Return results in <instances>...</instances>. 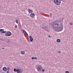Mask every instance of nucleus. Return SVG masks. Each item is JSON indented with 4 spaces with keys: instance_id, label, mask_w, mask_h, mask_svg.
<instances>
[{
    "instance_id": "3",
    "label": "nucleus",
    "mask_w": 73,
    "mask_h": 73,
    "mask_svg": "<svg viewBox=\"0 0 73 73\" xmlns=\"http://www.w3.org/2000/svg\"><path fill=\"white\" fill-rule=\"evenodd\" d=\"M54 2V3L57 5H60L61 4L60 0H52Z\"/></svg>"
},
{
    "instance_id": "26",
    "label": "nucleus",
    "mask_w": 73,
    "mask_h": 73,
    "mask_svg": "<svg viewBox=\"0 0 73 73\" xmlns=\"http://www.w3.org/2000/svg\"><path fill=\"white\" fill-rule=\"evenodd\" d=\"M9 71H7V73H9Z\"/></svg>"
},
{
    "instance_id": "28",
    "label": "nucleus",
    "mask_w": 73,
    "mask_h": 73,
    "mask_svg": "<svg viewBox=\"0 0 73 73\" xmlns=\"http://www.w3.org/2000/svg\"><path fill=\"white\" fill-rule=\"evenodd\" d=\"M45 31H48V30H45Z\"/></svg>"
},
{
    "instance_id": "5",
    "label": "nucleus",
    "mask_w": 73,
    "mask_h": 73,
    "mask_svg": "<svg viewBox=\"0 0 73 73\" xmlns=\"http://www.w3.org/2000/svg\"><path fill=\"white\" fill-rule=\"evenodd\" d=\"M12 35L11 33L9 31H7L5 34V36H11Z\"/></svg>"
},
{
    "instance_id": "13",
    "label": "nucleus",
    "mask_w": 73,
    "mask_h": 73,
    "mask_svg": "<svg viewBox=\"0 0 73 73\" xmlns=\"http://www.w3.org/2000/svg\"><path fill=\"white\" fill-rule=\"evenodd\" d=\"M21 54H25V51H22L21 52Z\"/></svg>"
},
{
    "instance_id": "27",
    "label": "nucleus",
    "mask_w": 73,
    "mask_h": 73,
    "mask_svg": "<svg viewBox=\"0 0 73 73\" xmlns=\"http://www.w3.org/2000/svg\"><path fill=\"white\" fill-rule=\"evenodd\" d=\"M61 19L63 20H64V18H62Z\"/></svg>"
},
{
    "instance_id": "1",
    "label": "nucleus",
    "mask_w": 73,
    "mask_h": 73,
    "mask_svg": "<svg viewBox=\"0 0 73 73\" xmlns=\"http://www.w3.org/2000/svg\"><path fill=\"white\" fill-rule=\"evenodd\" d=\"M63 21V19H61L60 21H53L51 23V25L54 28H56L58 31H61L63 29V23L60 22Z\"/></svg>"
},
{
    "instance_id": "17",
    "label": "nucleus",
    "mask_w": 73,
    "mask_h": 73,
    "mask_svg": "<svg viewBox=\"0 0 73 73\" xmlns=\"http://www.w3.org/2000/svg\"><path fill=\"white\" fill-rule=\"evenodd\" d=\"M65 73H69V72L68 71H66L65 72Z\"/></svg>"
},
{
    "instance_id": "14",
    "label": "nucleus",
    "mask_w": 73,
    "mask_h": 73,
    "mask_svg": "<svg viewBox=\"0 0 73 73\" xmlns=\"http://www.w3.org/2000/svg\"><path fill=\"white\" fill-rule=\"evenodd\" d=\"M61 52L60 50H58V53H61Z\"/></svg>"
},
{
    "instance_id": "16",
    "label": "nucleus",
    "mask_w": 73,
    "mask_h": 73,
    "mask_svg": "<svg viewBox=\"0 0 73 73\" xmlns=\"http://www.w3.org/2000/svg\"><path fill=\"white\" fill-rule=\"evenodd\" d=\"M34 59H35V60H37L38 58H37L36 57H34Z\"/></svg>"
},
{
    "instance_id": "8",
    "label": "nucleus",
    "mask_w": 73,
    "mask_h": 73,
    "mask_svg": "<svg viewBox=\"0 0 73 73\" xmlns=\"http://www.w3.org/2000/svg\"><path fill=\"white\" fill-rule=\"evenodd\" d=\"M22 31L25 34V35H26L27 36H28V33H27V32H26V31L25 30H22Z\"/></svg>"
},
{
    "instance_id": "25",
    "label": "nucleus",
    "mask_w": 73,
    "mask_h": 73,
    "mask_svg": "<svg viewBox=\"0 0 73 73\" xmlns=\"http://www.w3.org/2000/svg\"><path fill=\"white\" fill-rule=\"evenodd\" d=\"M5 49V48H2V49Z\"/></svg>"
},
{
    "instance_id": "11",
    "label": "nucleus",
    "mask_w": 73,
    "mask_h": 73,
    "mask_svg": "<svg viewBox=\"0 0 73 73\" xmlns=\"http://www.w3.org/2000/svg\"><path fill=\"white\" fill-rule=\"evenodd\" d=\"M29 38L30 39V41H33V38H32V36H29Z\"/></svg>"
},
{
    "instance_id": "24",
    "label": "nucleus",
    "mask_w": 73,
    "mask_h": 73,
    "mask_svg": "<svg viewBox=\"0 0 73 73\" xmlns=\"http://www.w3.org/2000/svg\"><path fill=\"white\" fill-rule=\"evenodd\" d=\"M48 37H49V38H50V35H48Z\"/></svg>"
},
{
    "instance_id": "19",
    "label": "nucleus",
    "mask_w": 73,
    "mask_h": 73,
    "mask_svg": "<svg viewBox=\"0 0 73 73\" xmlns=\"http://www.w3.org/2000/svg\"><path fill=\"white\" fill-rule=\"evenodd\" d=\"M9 67H7V70H9Z\"/></svg>"
},
{
    "instance_id": "10",
    "label": "nucleus",
    "mask_w": 73,
    "mask_h": 73,
    "mask_svg": "<svg viewBox=\"0 0 73 73\" xmlns=\"http://www.w3.org/2000/svg\"><path fill=\"white\" fill-rule=\"evenodd\" d=\"M3 70L4 71H5V72H7V68L5 67H4L3 68Z\"/></svg>"
},
{
    "instance_id": "7",
    "label": "nucleus",
    "mask_w": 73,
    "mask_h": 73,
    "mask_svg": "<svg viewBox=\"0 0 73 73\" xmlns=\"http://www.w3.org/2000/svg\"><path fill=\"white\" fill-rule=\"evenodd\" d=\"M35 16V14H34L33 13H31L30 14V16L31 17H32L33 18Z\"/></svg>"
},
{
    "instance_id": "15",
    "label": "nucleus",
    "mask_w": 73,
    "mask_h": 73,
    "mask_svg": "<svg viewBox=\"0 0 73 73\" xmlns=\"http://www.w3.org/2000/svg\"><path fill=\"white\" fill-rule=\"evenodd\" d=\"M70 25H73V23H72L71 22L70 23Z\"/></svg>"
},
{
    "instance_id": "9",
    "label": "nucleus",
    "mask_w": 73,
    "mask_h": 73,
    "mask_svg": "<svg viewBox=\"0 0 73 73\" xmlns=\"http://www.w3.org/2000/svg\"><path fill=\"white\" fill-rule=\"evenodd\" d=\"M27 11H28L29 13H32V12L33 11V10L32 9H28Z\"/></svg>"
},
{
    "instance_id": "12",
    "label": "nucleus",
    "mask_w": 73,
    "mask_h": 73,
    "mask_svg": "<svg viewBox=\"0 0 73 73\" xmlns=\"http://www.w3.org/2000/svg\"><path fill=\"white\" fill-rule=\"evenodd\" d=\"M56 42H61V40L60 39H58L56 40Z\"/></svg>"
},
{
    "instance_id": "23",
    "label": "nucleus",
    "mask_w": 73,
    "mask_h": 73,
    "mask_svg": "<svg viewBox=\"0 0 73 73\" xmlns=\"http://www.w3.org/2000/svg\"><path fill=\"white\" fill-rule=\"evenodd\" d=\"M15 28H17V25H15Z\"/></svg>"
},
{
    "instance_id": "21",
    "label": "nucleus",
    "mask_w": 73,
    "mask_h": 73,
    "mask_svg": "<svg viewBox=\"0 0 73 73\" xmlns=\"http://www.w3.org/2000/svg\"><path fill=\"white\" fill-rule=\"evenodd\" d=\"M31 59L32 60H33V59H35V57H32L31 58Z\"/></svg>"
},
{
    "instance_id": "4",
    "label": "nucleus",
    "mask_w": 73,
    "mask_h": 73,
    "mask_svg": "<svg viewBox=\"0 0 73 73\" xmlns=\"http://www.w3.org/2000/svg\"><path fill=\"white\" fill-rule=\"evenodd\" d=\"M14 71L15 72H16L17 73H23V70L22 69H16L15 68L14 69Z\"/></svg>"
},
{
    "instance_id": "6",
    "label": "nucleus",
    "mask_w": 73,
    "mask_h": 73,
    "mask_svg": "<svg viewBox=\"0 0 73 73\" xmlns=\"http://www.w3.org/2000/svg\"><path fill=\"white\" fill-rule=\"evenodd\" d=\"M0 32H1V33H7V31H4V29H0Z\"/></svg>"
},
{
    "instance_id": "20",
    "label": "nucleus",
    "mask_w": 73,
    "mask_h": 73,
    "mask_svg": "<svg viewBox=\"0 0 73 73\" xmlns=\"http://www.w3.org/2000/svg\"><path fill=\"white\" fill-rule=\"evenodd\" d=\"M9 40H7V42H9Z\"/></svg>"
},
{
    "instance_id": "22",
    "label": "nucleus",
    "mask_w": 73,
    "mask_h": 73,
    "mask_svg": "<svg viewBox=\"0 0 73 73\" xmlns=\"http://www.w3.org/2000/svg\"><path fill=\"white\" fill-rule=\"evenodd\" d=\"M46 27H44L43 28V29H46Z\"/></svg>"
},
{
    "instance_id": "2",
    "label": "nucleus",
    "mask_w": 73,
    "mask_h": 73,
    "mask_svg": "<svg viewBox=\"0 0 73 73\" xmlns=\"http://www.w3.org/2000/svg\"><path fill=\"white\" fill-rule=\"evenodd\" d=\"M36 68L37 69L38 72H40L41 70L43 72H45V70L44 69H42V67L40 64H37L36 66Z\"/></svg>"
},
{
    "instance_id": "18",
    "label": "nucleus",
    "mask_w": 73,
    "mask_h": 73,
    "mask_svg": "<svg viewBox=\"0 0 73 73\" xmlns=\"http://www.w3.org/2000/svg\"><path fill=\"white\" fill-rule=\"evenodd\" d=\"M16 23L17 24H18V21L17 20H16Z\"/></svg>"
}]
</instances>
